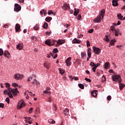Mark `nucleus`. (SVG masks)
<instances>
[{
    "label": "nucleus",
    "instance_id": "f257e3e1",
    "mask_svg": "<svg viewBox=\"0 0 125 125\" xmlns=\"http://www.w3.org/2000/svg\"><path fill=\"white\" fill-rule=\"evenodd\" d=\"M112 79L113 82H117V81H118L119 83L120 89V90H123L124 88L125 87V84L121 83L122 82V80L121 79V76H120V75L115 74L112 76Z\"/></svg>",
    "mask_w": 125,
    "mask_h": 125
},
{
    "label": "nucleus",
    "instance_id": "f03ea898",
    "mask_svg": "<svg viewBox=\"0 0 125 125\" xmlns=\"http://www.w3.org/2000/svg\"><path fill=\"white\" fill-rule=\"evenodd\" d=\"M105 16V9H102L100 13L99 16H98L96 18L93 20L94 22L95 23H100L101 20L104 19V17Z\"/></svg>",
    "mask_w": 125,
    "mask_h": 125
},
{
    "label": "nucleus",
    "instance_id": "7ed1b4c3",
    "mask_svg": "<svg viewBox=\"0 0 125 125\" xmlns=\"http://www.w3.org/2000/svg\"><path fill=\"white\" fill-rule=\"evenodd\" d=\"M8 91L9 92H12L13 93L14 96H16L18 95V93H19V91H18V89L17 88L15 89L12 88H8Z\"/></svg>",
    "mask_w": 125,
    "mask_h": 125
},
{
    "label": "nucleus",
    "instance_id": "20e7f679",
    "mask_svg": "<svg viewBox=\"0 0 125 125\" xmlns=\"http://www.w3.org/2000/svg\"><path fill=\"white\" fill-rule=\"evenodd\" d=\"M93 49L95 54H97V55H98L99 54H100V53L101 52V49H100V48L98 47H96L95 46H93Z\"/></svg>",
    "mask_w": 125,
    "mask_h": 125
},
{
    "label": "nucleus",
    "instance_id": "39448f33",
    "mask_svg": "<svg viewBox=\"0 0 125 125\" xmlns=\"http://www.w3.org/2000/svg\"><path fill=\"white\" fill-rule=\"evenodd\" d=\"M24 106H25V104H24V101H23V100L18 103L17 106L18 109H21V108H23Z\"/></svg>",
    "mask_w": 125,
    "mask_h": 125
},
{
    "label": "nucleus",
    "instance_id": "423d86ee",
    "mask_svg": "<svg viewBox=\"0 0 125 125\" xmlns=\"http://www.w3.org/2000/svg\"><path fill=\"white\" fill-rule=\"evenodd\" d=\"M21 10V6L18 3L15 4L14 11L19 12Z\"/></svg>",
    "mask_w": 125,
    "mask_h": 125
},
{
    "label": "nucleus",
    "instance_id": "0eeeda50",
    "mask_svg": "<svg viewBox=\"0 0 125 125\" xmlns=\"http://www.w3.org/2000/svg\"><path fill=\"white\" fill-rule=\"evenodd\" d=\"M24 76L23 75H21L20 74H16L14 76V78L16 80H20L21 79H23Z\"/></svg>",
    "mask_w": 125,
    "mask_h": 125
},
{
    "label": "nucleus",
    "instance_id": "6e6552de",
    "mask_svg": "<svg viewBox=\"0 0 125 125\" xmlns=\"http://www.w3.org/2000/svg\"><path fill=\"white\" fill-rule=\"evenodd\" d=\"M62 9H63V10H69V9H70V5L67 3H64L62 6Z\"/></svg>",
    "mask_w": 125,
    "mask_h": 125
},
{
    "label": "nucleus",
    "instance_id": "1a4fd4ad",
    "mask_svg": "<svg viewBox=\"0 0 125 125\" xmlns=\"http://www.w3.org/2000/svg\"><path fill=\"white\" fill-rule=\"evenodd\" d=\"M71 60H72V58L69 57L65 61V62L67 66H70L72 64V62H71Z\"/></svg>",
    "mask_w": 125,
    "mask_h": 125
},
{
    "label": "nucleus",
    "instance_id": "9d476101",
    "mask_svg": "<svg viewBox=\"0 0 125 125\" xmlns=\"http://www.w3.org/2000/svg\"><path fill=\"white\" fill-rule=\"evenodd\" d=\"M90 65L91 67H93L92 68V70H93V72H94V73H95V71H96V68H97V67H96L95 66V65H94V62H90Z\"/></svg>",
    "mask_w": 125,
    "mask_h": 125
},
{
    "label": "nucleus",
    "instance_id": "9b49d317",
    "mask_svg": "<svg viewBox=\"0 0 125 125\" xmlns=\"http://www.w3.org/2000/svg\"><path fill=\"white\" fill-rule=\"evenodd\" d=\"M48 90H50V88L47 87L46 90L44 91L43 93H44V94H48L49 95H50V94H51V92L50 91H48Z\"/></svg>",
    "mask_w": 125,
    "mask_h": 125
},
{
    "label": "nucleus",
    "instance_id": "f8f14e48",
    "mask_svg": "<svg viewBox=\"0 0 125 125\" xmlns=\"http://www.w3.org/2000/svg\"><path fill=\"white\" fill-rule=\"evenodd\" d=\"M17 49L19 50H21L23 48V44L22 43H20L17 45Z\"/></svg>",
    "mask_w": 125,
    "mask_h": 125
},
{
    "label": "nucleus",
    "instance_id": "ddd939ff",
    "mask_svg": "<svg viewBox=\"0 0 125 125\" xmlns=\"http://www.w3.org/2000/svg\"><path fill=\"white\" fill-rule=\"evenodd\" d=\"M21 26L20 24L17 23L15 26V29L16 32H19V30H20Z\"/></svg>",
    "mask_w": 125,
    "mask_h": 125
},
{
    "label": "nucleus",
    "instance_id": "4468645a",
    "mask_svg": "<svg viewBox=\"0 0 125 125\" xmlns=\"http://www.w3.org/2000/svg\"><path fill=\"white\" fill-rule=\"evenodd\" d=\"M87 55H88L89 58H90V57H91V48H88Z\"/></svg>",
    "mask_w": 125,
    "mask_h": 125
},
{
    "label": "nucleus",
    "instance_id": "2eb2a0df",
    "mask_svg": "<svg viewBox=\"0 0 125 125\" xmlns=\"http://www.w3.org/2000/svg\"><path fill=\"white\" fill-rule=\"evenodd\" d=\"M45 44L48 45L49 46H51V41L50 40H47L45 42Z\"/></svg>",
    "mask_w": 125,
    "mask_h": 125
},
{
    "label": "nucleus",
    "instance_id": "dca6fc26",
    "mask_svg": "<svg viewBox=\"0 0 125 125\" xmlns=\"http://www.w3.org/2000/svg\"><path fill=\"white\" fill-rule=\"evenodd\" d=\"M47 13V12L45 10H42L40 11V14L41 15H42V14H44V16H45Z\"/></svg>",
    "mask_w": 125,
    "mask_h": 125
},
{
    "label": "nucleus",
    "instance_id": "f3484780",
    "mask_svg": "<svg viewBox=\"0 0 125 125\" xmlns=\"http://www.w3.org/2000/svg\"><path fill=\"white\" fill-rule=\"evenodd\" d=\"M118 1L116 0H112V5L113 6H118L119 5V3H118Z\"/></svg>",
    "mask_w": 125,
    "mask_h": 125
},
{
    "label": "nucleus",
    "instance_id": "a211bd4d",
    "mask_svg": "<svg viewBox=\"0 0 125 125\" xmlns=\"http://www.w3.org/2000/svg\"><path fill=\"white\" fill-rule=\"evenodd\" d=\"M104 68L105 69H108V68H110V63H109V62H105L104 65Z\"/></svg>",
    "mask_w": 125,
    "mask_h": 125
},
{
    "label": "nucleus",
    "instance_id": "6ab92c4d",
    "mask_svg": "<svg viewBox=\"0 0 125 125\" xmlns=\"http://www.w3.org/2000/svg\"><path fill=\"white\" fill-rule=\"evenodd\" d=\"M4 55L5 57H9L10 56V53L8 51H5L4 53Z\"/></svg>",
    "mask_w": 125,
    "mask_h": 125
},
{
    "label": "nucleus",
    "instance_id": "aec40b11",
    "mask_svg": "<svg viewBox=\"0 0 125 125\" xmlns=\"http://www.w3.org/2000/svg\"><path fill=\"white\" fill-rule=\"evenodd\" d=\"M63 113L65 116H67V115H69V109L65 108V110H63Z\"/></svg>",
    "mask_w": 125,
    "mask_h": 125
},
{
    "label": "nucleus",
    "instance_id": "412c9836",
    "mask_svg": "<svg viewBox=\"0 0 125 125\" xmlns=\"http://www.w3.org/2000/svg\"><path fill=\"white\" fill-rule=\"evenodd\" d=\"M116 26H117V24L113 23V25L110 27L111 31H115V29H116Z\"/></svg>",
    "mask_w": 125,
    "mask_h": 125
},
{
    "label": "nucleus",
    "instance_id": "4be33fe9",
    "mask_svg": "<svg viewBox=\"0 0 125 125\" xmlns=\"http://www.w3.org/2000/svg\"><path fill=\"white\" fill-rule=\"evenodd\" d=\"M117 42L116 41H115V40H111L109 43L110 45L114 46L115 45V42Z\"/></svg>",
    "mask_w": 125,
    "mask_h": 125
},
{
    "label": "nucleus",
    "instance_id": "5701e85b",
    "mask_svg": "<svg viewBox=\"0 0 125 125\" xmlns=\"http://www.w3.org/2000/svg\"><path fill=\"white\" fill-rule=\"evenodd\" d=\"M52 20V18L50 17H47L45 18V21H46V22H48V23H49V22H50V21H51Z\"/></svg>",
    "mask_w": 125,
    "mask_h": 125
},
{
    "label": "nucleus",
    "instance_id": "b1692460",
    "mask_svg": "<svg viewBox=\"0 0 125 125\" xmlns=\"http://www.w3.org/2000/svg\"><path fill=\"white\" fill-rule=\"evenodd\" d=\"M91 95H92V96H93V97H95L96 96H97V94H96V91L94 90L91 91Z\"/></svg>",
    "mask_w": 125,
    "mask_h": 125
},
{
    "label": "nucleus",
    "instance_id": "393cba45",
    "mask_svg": "<svg viewBox=\"0 0 125 125\" xmlns=\"http://www.w3.org/2000/svg\"><path fill=\"white\" fill-rule=\"evenodd\" d=\"M57 43H58L59 44H63V43H64V40H59L57 42Z\"/></svg>",
    "mask_w": 125,
    "mask_h": 125
},
{
    "label": "nucleus",
    "instance_id": "a878e982",
    "mask_svg": "<svg viewBox=\"0 0 125 125\" xmlns=\"http://www.w3.org/2000/svg\"><path fill=\"white\" fill-rule=\"evenodd\" d=\"M50 14H53V15H54V16H55L56 14L55 13L53 12V11H52V10H49L48 12V15H50Z\"/></svg>",
    "mask_w": 125,
    "mask_h": 125
},
{
    "label": "nucleus",
    "instance_id": "bb28decb",
    "mask_svg": "<svg viewBox=\"0 0 125 125\" xmlns=\"http://www.w3.org/2000/svg\"><path fill=\"white\" fill-rule=\"evenodd\" d=\"M117 17L120 20L123 21V18L124 17V16H122V14H118L117 15Z\"/></svg>",
    "mask_w": 125,
    "mask_h": 125
},
{
    "label": "nucleus",
    "instance_id": "cd10ccee",
    "mask_svg": "<svg viewBox=\"0 0 125 125\" xmlns=\"http://www.w3.org/2000/svg\"><path fill=\"white\" fill-rule=\"evenodd\" d=\"M72 43H79V40L77 39V38H75L72 40Z\"/></svg>",
    "mask_w": 125,
    "mask_h": 125
},
{
    "label": "nucleus",
    "instance_id": "c85d7f7f",
    "mask_svg": "<svg viewBox=\"0 0 125 125\" xmlns=\"http://www.w3.org/2000/svg\"><path fill=\"white\" fill-rule=\"evenodd\" d=\"M48 27V24L46 22H44L43 25V27L44 29H47V27Z\"/></svg>",
    "mask_w": 125,
    "mask_h": 125
},
{
    "label": "nucleus",
    "instance_id": "c756f323",
    "mask_svg": "<svg viewBox=\"0 0 125 125\" xmlns=\"http://www.w3.org/2000/svg\"><path fill=\"white\" fill-rule=\"evenodd\" d=\"M49 124H55V121L53 119H50L48 120Z\"/></svg>",
    "mask_w": 125,
    "mask_h": 125
},
{
    "label": "nucleus",
    "instance_id": "7c9ffc66",
    "mask_svg": "<svg viewBox=\"0 0 125 125\" xmlns=\"http://www.w3.org/2000/svg\"><path fill=\"white\" fill-rule=\"evenodd\" d=\"M33 29L35 30V31H39L40 30V28L39 27V25L36 24L35 27H34Z\"/></svg>",
    "mask_w": 125,
    "mask_h": 125
},
{
    "label": "nucleus",
    "instance_id": "2f4dec72",
    "mask_svg": "<svg viewBox=\"0 0 125 125\" xmlns=\"http://www.w3.org/2000/svg\"><path fill=\"white\" fill-rule=\"evenodd\" d=\"M105 39H104V41L105 42H110V40H109V36L108 35H105Z\"/></svg>",
    "mask_w": 125,
    "mask_h": 125
},
{
    "label": "nucleus",
    "instance_id": "473e14b6",
    "mask_svg": "<svg viewBox=\"0 0 125 125\" xmlns=\"http://www.w3.org/2000/svg\"><path fill=\"white\" fill-rule=\"evenodd\" d=\"M39 83H40L38 82V81H37L36 79H35L32 82V84H39Z\"/></svg>",
    "mask_w": 125,
    "mask_h": 125
},
{
    "label": "nucleus",
    "instance_id": "72a5a7b5",
    "mask_svg": "<svg viewBox=\"0 0 125 125\" xmlns=\"http://www.w3.org/2000/svg\"><path fill=\"white\" fill-rule=\"evenodd\" d=\"M79 87H80V88H81V89H84V85L82 83H80L79 84Z\"/></svg>",
    "mask_w": 125,
    "mask_h": 125
},
{
    "label": "nucleus",
    "instance_id": "f704fd0d",
    "mask_svg": "<svg viewBox=\"0 0 125 125\" xmlns=\"http://www.w3.org/2000/svg\"><path fill=\"white\" fill-rule=\"evenodd\" d=\"M81 57H82V58L86 57V54H85V53H84V52H82L81 53Z\"/></svg>",
    "mask_w": 125,
    "mask_h": 125
},
{
    "label": "nucleus",
    "instance_id": "c9c22d12",
    "mask_svg": "<svg viewBox=\"0 0 125 125\" xmlns=\"http://www.w3.org/2000/svg\"><path fill=\"white\" fill-rule=\"evenodd\" d=\"M59 71L60 74H61V75H63V74H64L65 73V70L61 69V68H59Z\"/></svg>",
    "mask_w": 125,
    "mask_h": 125
},
{
    "label": "nucleus",
    "instance_id": "e433bc0d",
    "mask_svg": "<svg viewBox=\"0 0 125 125\" xmlns=\"http://www.w3.org/2000/svg\"><path fill=\"white\" fill-rule=\"evenodd\" d=\"M74 15H75V16H77V15H78V14L79 13V9H77V10H76V8L74 9Z\"/></svg>",
    "mask_w": 125,
    "mask_h": 125
},
{
    "label": "nucleus",
    "instance_id": "4c0bfd02",
    "mask_svg": "<svg viewBox=\"0 0 125 125\" xmlns=\"http://www.w3.org/2000/svg\"><path fill=\"white\" fill-rule=\"evenodd\" d=\"M44 67L46 68V69H48V68H49V64L47 63H44Z\"/></svg>",
    "mask_w": 125,
    "mask_h": 125
},
{
    "label": "nucleus",
    "instance_id": "58836bf2",
    "mask_svg": "<svg viewBox=\"0 0 125 125\" xmlns=\"http://www.w3.org/2000/svg\"><path fill=\"white\" fill-rule=\"evenodd\" d=\"M40 108H39V107L36 108V110H35V113L36 114H40Z\"/></svg>",
    "mask_w": 125,
    "mask_h": 125
},
{
    "label": "nucleus",
    "instance_id": "ea45409f",
    "mask_svg": "<svg viewBox=\"0 0 125 125\" xmlns=\"http://www.w3.org/2000/svg\"><path fill=\"white\" fill-rule=\"evenodd\" d=\"M56 42V40H52L51 41V45H54V43Z\"/></svg>",
    "mask_w": 125,
    "mask_h": 125
},
{
    "label": "nucleus",
    "instance_id": "a19ab883",
    "mask_svg": "<svg viewBox=\"0 0 125 125\" xmlns=\"http://www.w3.org/2000/svg\"><path fill=\"white\" fill-rule=\"evenodd\" d=\"M58 49L57 48H54L53 50V53H57V52H58Z\"/></svg>",
    "mask_w": 125,
    "mask_h": 125
},
{
    "label": "nucleus",
    "instance_id": "79ce46f5",
    "mask_svg": "<svg viewBox=\"0 0 125 125\" xmlns=\"http://www.w3.org/2000/svg\"><path fill=\"white\" fill-rule=\"evenodd\" d=\"M52 101V98L50 97L48 98V100L47 101V102H49L50 103H51Z\"/></svg>",
    "mask_w": 125,
    "mask_h": 125
},
{
    "label": "nucleus",
    "instance_id": "37998d69",
    "mask_svg": "<svg viewBox=\"0 0 125 125\" xmlns=\"http://www.w3.org/2000/svg\"><path fill=\"white\" fill-rule=\"evenodd\" d=\"M114 32H115L114 35L116 37H118L119 36V32H118V31H117L116 30H114Z\"/></svg>",
    "mask_w": 125,
    "mask_h": 125
},
{
    "label": "nucleus",
    "instance_id": "c03bdc74",
    "mask_svg": "<svg viewBox=\"0 0 125 125\" xmlns=\"http://www.w3.org/2000/svg\"><path fill=\"white\" fill-rule=\"evenodd\" d=\"M86 45L87 47H89V46H90V42H89V41L88 40L86 42Z\"/></svg>",
    "mask_w": 125,
    "mask_h": 125
},
{
    "label": "nucleus",
    "instance_id": "a18cd8bd",
    "mask_svg": "<svg viewBox=\"0 0 125 125\" xmlns=\"http://www.w3.org/2000/svg\"><path fill=\"white\" fill-rule=\"evenodd\" d=\"M31 40H32V41H37V37L36 36H32Z\"/></svg>",
    "mask_w": 125,
    "mask_h": 125
},
{
    "label": "nucleus",
    "instance_id": "49530a36",
    "mask_svg": "<svg viewBox=\"0 0 125 125\" xmlns=\"http://www.w3.org/2000/svg\"><path fill=\"white\" fill-rule=\"evenodd\" d=\"M3 54V50L2 49L0 48V56H1Z\"/></svg>",
    "mask_w": 125,
    "mask_h": 125
},
{
    "label": "nucleus",
    "instance_id": "de8ad7c7",
    "mask_svg": "<svg viewBox=\"0 0 125 125\" xmlns=\"http://www.w3.org/2000/svg\"><path fill=\"white\" fill-rule=\"evenodd\" d=\"M5 101L6 103H8V104H9V102H10V100H9V98H6Z\"/></svg>",
    "mask_w": 125,
    "mask_h": 125
},
{
    "label": "nucleus",
    "instance_id": "09e8293b",
    "mask_svg": "<svg viewBox=\"0 0 125 125\" xmlns=\"http://www.w3.org/2000/svg\"><path fill=\"white\" fill-rule=\"evenodd\" d=\"M12 85L14 86V87H17V86H18V84H17L16 83H13Z\"/></svg>",
    "mask_w": 125,
    "mask_h": 125
},
{
    "label": "nucleus",
    "instance_id": "8fccbe9b",
    "mask_svg": "<svg viewBox=\"0 0 125 125\" xmlns=\"http://www.w3.org/2000/svg\"><path fill=\"white\" fill-rule=\"evenodd\" d=\"M85 81H86V82H88L89 83H91V80L87 78H85Z\"/></svg>",
    "mask_w": 125,
    "mask_h": 125
},
{
    "label": "nucleus",
    "instance_id": "3c124183",
    "mask_svg": "<svg viewBox=\"0 0 125 125\" xmlns=\"http://www.w3.org/2000/svg\"><path fill=\"white\" fill-rule=\"evenodd\" d=\"M93 29H91L88 30V33H89V34H92L93 33Z\"/></svg>",
    "mask_w": 125,
    "mask_h": 125
},
{
    "label": "nucleus",
    "instance_id": "603ef678",
    "mask_svg": "<svg viewBox=\"0 0 125 125\" xmlns=\"http://www.w3.org/2000/svg\"><path fill=\"white\" fill-rule=\"evenodd\" d=\"M71 80H74V81H78V80H79V78L78 77H74L71 78Z\"/></svg>",
    "mask_w": 125,
    "mask_h": 125
},
{
    "label": "nucleus",
    "instance_id": "864d4df0",
    "mask_svg": "<svg viewBox=\"0 0 125 125\" xmlns=\"http://www.w3.org/2000/svg\"><path fill=\"white\" fill-rule=\"evenodd\" d=\"M53 109L54 111H56V110H57V106L56 105V104L54 105Z\"/></svg>",
    "mask_w": 125,
    "mask_h": 125
},
{
    "label": "nucleus",
    "instance_id": "5fc2aeb1",
    "mask_svg": "<svg viewBox=\"0 0 125 125\" xmlns=\"http://www.w3.org/2000/svg\"><path fill=\"white\" fill-rule=\"evenodd\" d=\"M8 95H9L10 98H13V96L12 95V94H11V93H8Z\"/></svg>",
    "mask_w": 125,
    "mask_h": 125
},
{
    "label": "nucleus",
    "instance_id": "6e6d98bb",
    "mask_svg": "<svg viewBox=\"0 0 125 125\" xmlns=\"http://www.w3.org/2000/svg\"><path fill=\"white\" fill-rule=\"evenodd\" d=\"M32 80H33V77H30L27 79V82H31V81H32Z\"/></svg>",
    "mask_w": 125,
    "mask_h": 125
},
{
    "label": "nucleus",
    "instance_id": "4d7b16f0",
    "mask_svg": "<svg viewBox=\"0 0 125 125\" xmlns=\"http://www.w3.org/2000/svg\"><path fill=\"white\" fill-rule=\"evenodd\" d=\"M45 34H46V35H47V36H49L51 34V32H50V31H46V32H45Z\"/></svg>",
    "mask_w": 125,
    "mask_h": 125
},
{
    "label": "nucleus",
    "instance_id": "13d9d810",
    "mask_svg": "<svg viewBox=\"0 0 125 125\" xmlns=\"http://www.w3.org/2000/svg\"><path fill=\"white\" fill-rule=\"evenodd\" d=\"M34 108L33 107H31L29 110V114H31L32 113V112L33 111V109Z\"/></svg>",
    "mask_w": 125,
    "mask_h": 125
},
{
    "label": "nucleus",
    "instance_id": "bf43d9fd",
    "mask_svg": "<svg viewBox=\"0 0 125 125\" xmlns=\"http://www.w3.org/2000/svg\"><path fill=\"white\" fill-rule=\"evenodd\" d=\"M4 107V104L3 103H0V107L3 108Z\"/></svg>",
    "mask_w": 125,
    "mask_h": 125
},
{
    "label": "nucleus",
    "instance_id": "052dcab7",
    "mask_svg": "<svg viewBox=\"0 0 125 125\" xmlns=\"http://www.w3.org/2000/svg\"><path fill=\"white\" fill-rule=\"evenodd\" d=\"M5 85L6 87H9L10 86V85L7 83H5Z\"/></svg>",
    "mask_w": 125,
    "mask_h": 125
},
{
    "label": "nucleus",
    "instance_id": "680f3d73",
    "mask_svg": "<svg viewBox=\"0 0 125 125\" xmlns=\"http://www.w3.org/2000/svg\"><path fill=\"white\" fill-rule=\"evenodd\" d=\"M3 93H4V94H8V93H9V92H8V91H7V90H4Z\"/></svg>",
    "mask_w": 125,
    "mask_h": 125
},
{
    "label": "nucleus",
    "instance_id": "e2e57ef3",
    "mask_svg": "<svg viewBox=\"0 0 125 125\" xmlns=\"http://www.w3.org/2000/svg\"><path fill=\"white\" fill-rule=\"evenodd\" d=\"M29 94L30 95H31V96H32V97L36 96V95L35 94H33V93L31 92H29Z\"/></svg>",
    "mask_w": 125,
    "mask_h": 125
},
{
    "label": "nucleus",
    "instance_id": "0e129e2a",
    "mask_svg": "<svg viewBox=\"0 0 125 125\" xmlns=\"http://www.w3.org/2000/svg\"><path fill=\"white\" fill-rule=\"evenodd\" d=\"M25 122H26V123L27 124H29V125H31V124H32V123H33V122H30V121H27V120H26Z\"/></svg>",
    "mask_w": 125,
    "mask_h": 125
},
{
    "label": "nucleus",
    "instance_id": "69168bd1",
    "mask_svg": "<svg viewBox=\"0 0 125 125\" xmlns=\"http://www.w3.org/2000/svg\"><path fill=\"white\" fill-rule=\"evenodd\" d=\"M111 98H111V96H107V100H109V101L111 100Z\"/></svg>",
    "mask_w": 125,
    "mask_h": 125
},
{
    "label": "nucleus",
    "instance_id": "338daca9",
    "mask_svg": "<svg viewBox=\"0 0 125 125\" xmlns=\"http://www.w3.org/2000/svg\"><path fill=\"white\" fill-rule=\"evenodd\" d=\"M94 65H95V66H96L97 68V67H98V66H100V63H98L97 64L94 63Z\"/></svg>",
    "mask_w": 125,
    "mask_h": 125
},
{
    "label": "nucleus",
    "instance_id": "774afa93",
    "mask_svg": "<svg viewBox=\"0 0 125 125\" xmlns=\"http://www.w3.org/2000/svg\"><path fill=\"white\" fill-rule=\"evenodd\" d=\"M121 25V21H118V22H117V23L116 24V25Z\"/></svg>",
    "mask_w": 125,
    "mask_h": 125
}]
</instances>
